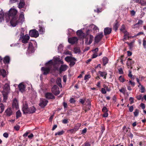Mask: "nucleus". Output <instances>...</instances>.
I'll use <instances>...</instances> for the list:
<instances>
[{
    "label": "nucleus",
    "instance_id": "obj_1",
    "mask_svg": "<svg viewBox=\"0 0 146 146\" xmlns=\"http://www.w3.org/2000/svg\"><path fill=\"white\" fill-rule=\"evenodd\" d=\"M17 12L16 9H11L7 13H5L7 22H8L11 17L10 23L11 25L13 27H15L17 25L21 22L19 20L21 18H23L24 17L23 15L21 14L19 16V19L18 20V17L16 15Z\"/></svg>",
    "mask_w": 146,
    "mask_h": 146
},
{
    "label": "nucleus",
    "instance_id": "obj_2",
    "mask_svg": "<svg viewBox=\"0 0 146 146\" xmlns=\"http://www.w3.org/2000/svg\"><path fill=\"white\" fill-rule=\"evenodd\" d=\"M92 32L91 29L83 28L77 30L76 34L78 36H93L91 35Z\"/></svg>",
    "mask_w": 146,
    "mask_h": 146
},
{
    "label": "nucleus",
    "instance_id": "obj_3",
    "mask_svg": "<svg viewBox=\"0 0 146 146\" xmlns=\"http://www.w3.org/2000/svg\"><path fill=\"white\" fill-rule=\"evenodd\" d=\"M52 92L55 95L57 96L60 94V92L59 90V88L56 85L53 86L51 89Z\"/></svg>",
    "mask_w": 146,
    "mask_h": 146
},
{
    "label": "nucleus",
    "instance_id": "obj_4",
    "mask_svg": "<svg viewBox=\"0 0 146 146\" xmlns=\"http://www.w3.org/2000/svg\"><path fill=\"white\" fill-rule=\"evenodd\" d=\"M29 36H38L39 33L38 31L35 29L30 30L29 31Z\"/></svg>",
    "mask_w": 146,
    "mask_h": 146
},
{
    "label": "nucleus",
    "instance_id": "obj_5",
    "mask_svg": "<svg viewBox=\"0 0 146 146\" xmlns=\"http://www.w3.org/2000/svg\"><path fill=\"white\" fill-rule=\"evenodd\" d=\"M22 109L23 113H28L29 108L28 107V104L27 103H25L23 104Z\"/></svg>",
    "mask_w": 146,
    "mask_h": 146
},
{
    "label": "nucleus",
    "instance_id": "obj_6",
    "mask_svg": "<svg viewBox=\"0 0 146 146\" xmlns=\"http://www.w3.org/2000/svg\"><path fill=\"white\" fill-rule=\"evenodd\" d=\"M41 70L43 72V74L46 75L48 74L50 72V68L49 67H42L41 68Z\"/></svg>",
    "mask_w": 146,
    "mask_h": 146
},
{
    "label": "nucleus",
    "instance_id": "obj_7",
    "mask_svg": "<svg viewBox=\"0 0 146 146\" xmlns=\"http://www.w3.org/2000/svg\"><path fill=\"white\" fill-rule=\"evenodd\" d=\"M112 28L109 27L105 28L104 29V35L105 36L109 35L110 34L112 31Z\"/></svg>",
    "mask_w": 146,
    "mask_h": 146
},
{
    "label": "nucleus",
    "instance_id": "obj_8",
    "mask_svg": "<svg viewBox=\"0 0 146 146\" xmlns=\"http://www.w3.org/2000/svg\"><path fill=\"white\" fill-rule=\"evenodd\" d=\"M68 42L71 44H74L77 42L78 39L77 37H71L68 38Z\"/></svg>",
    "mask_w": 146,
    "mask_h": 146
},
{
    "label": "nucleus",
    "instance_id": "obj_9",
    "mask_svg": "<svg viewBox=\"0 0 146 146\" xmlns=\"http://www.w3.org/2000/svg\"><path fill=\"white\" fill-rule=\"evenodd\" d=\"M48 102V100L45 99H43L41 100L39 105L42 108H43L46 105Z\"/></svg>",
    "mask_w": 146,
    "mask_h": 146
},
{
    "label": "nucleus",
    "instance_id": "obj_10",
    "mask_svg": "<svg viewBox=\"0 0 146 146\" xmlns=\"http://www.w3.org/2000/svg\"><path fill=\"white\" fill-rule=\"evenodd\" d=\"M45 96L48 99H53L55 98V97L53 94L50 92H47L45 94Z\"/></svg>",
    "mask_w": 146,
    "mask_h": 146
},
{
    "label": "nucleus",
    "instance_id": "obj_11",
    "mask_svg": "<svg viewBox=\"0 0 146 146\" xmlns=\"http://www.w3.org/2000/svg\"><path fill=\"white\" fill-rule=\"evenodd\" d=\"M5 113L8 117H10L13 114V111L11 108H8L5 110Z\"/></svg>",
    "mask_w": 146,
    "mask_h": 146
},
{
    "label": "nucleus",
    "instance_id": "obj_12",
    "mask_svg": "<svg viewBox=\"0 0 146 146\" xmlns=\"http://www.w3.org/2000/svg\"><path fill=\"white\" fill-rule=\"evenodd\" d=\"M120 30L121 32H123L124 34L123 36H129L128 35L129 33L127 32L125 29V26L124 25H123L121 27Z\"/></svg>",
    "mask_w": 146,
    "mask_h": 146
},
{
    "label": "nucleus",
    "instance_id": "obj_13",
    "mask_svg": "<svg viewBox=\"0 0 146 146\" xmlns=\"http://www.w3.org/2000/svg\"><path fill=\"white\" fill-rule=\"evenodd\" d=\"M67 67L68 66L64 64L61 65L59 69L60 73V74L62 71H66L67 68Z\"/></svg>",
    "mask_w": 146,
    "mask_h": 146
},
{
    "label": "nucleus",
    "instance_id": "obj_14",
    "mask_svg": "<svg viewBox=\"0 0 146 146\" xmlns=\"http://www.w3.org/2000/svg\"><path fill=\"white\" fill-rule=\"evenodd\" d=\"M10 58L8 56H5L3 59V62L5 64H9L10 62Z\"/></svg>",
    "mask_w": 146,
    "mask_h": 146
},
{
    "label": "nucleus",
    "instance_id": "obj_15",
    "mask_svg": "<svg viewBox=\"0 0 146 146\" xmlns=\"http://www.w3.org/2000/svg\"><path fill=\"white\" fill-rule=\"evenodd\" d=\"M18 88L19 91L22 93L23 92L25 91V87L22 83L20 84L18 86Z\"/></svg>",
    "mask_w": 146,
    "mask_h": 146
},
{
    "label": "nucleus",
    "instance_id": "obj_16",
    "mask_svg": "<svg viewBox=\"0 0 146 146\" xmlns=\"http://www.w3.org/2000/svg\"><path fill=\"white\" fill-rule=\"evenodd\" d=\"M128 61H127V64L128 67V68H129V67L130 66L131 68L132 69V67L131 66V65L134 63L135 61L132 60L130 58H128Z\"/></svg>",
    "mask_w": 146,
    "mask_h": 146
},
{
    "label": "nucleus",
    "instance_id": "obj_17",
    "mask_svg": "<svg viewBox=\"0 0 146 146\" xmlns=\"http://www.w3.org/2000/svg\"><path fill=\"white\" fill-rule=\"evenodd\" d=\"M65 60L67 62H70L71 61H76L77 60L76 58L74 57L71 56H67L65 58Z\"/></svg>",
    "mask_w": 146,
    "mask_h": 146
},
{
    "label": "nucleus",
    "instance_id": "obj_18",
    "mask_svg": "<svg viewBox=\"0 0 146 146\" xmlns=\"http://www.w3.org/2000/svg\"><path fill=\"white\" fill-rule=\"evenodd\" d=\"M39 29L38 30L40 34H43L45 32V29L44 27L40 25L38 26Z\"/></svg>",
    "mask_w": 146,
    "mask_h": 146
},
{
    "label": "nucleus",
    "instance_id": "obj_19",
    "mask_svg": "<svg viewBox=\"0 0 146 146\" xmlns=\"http://www.w3.org/2000/svg\"><path fill=\"white\" fill-rule=\"evenodd\" d=\"M75 33V31L71 29H68L67 34L68 36H73Z\"/></svg>",
    "mask_w": 146,
    "mask_h": 146
},
{
    "label": "nucleus",
    "instance_id": "obj_20",
    "mask_svg": "<svg viewBox=\"0 0 146 146\" xmlns=\"http://www.w3.org/2000/svg\"><path fill=\"white\" fill-rule=\"evenodd\" d=\"M54 63L63 64V62L62 61L60 60V58L58 57H55L54 58Z\"/></svg>",
    "mask_w": 146,
    "mask_h": 146
},
{
    "label": "nucleus",
    "instance_id": "obj_21",
    "mask_svg": "<svg viewBox=\"0 0 146 146\" xmlns=\"http://www.w3.org/2000/svg\"><path fill=\"white\" fill-rule=\"evenodd\" d=\"M30 37H20V40H21L22 42L24 43H27Z\"/></svg>",
    "mask_w": 146,
    "mask_h": 146
},
{
    "label": "nucleus",
    "instance_id": "obj_22",
    "mask_svg": "<svg viewBox=\"0 0 146 146\" xmlns=\"http://www.w3.org/2000/svg\"><path fill=\"white\" fill-rule=\"evenodd\" d=\"M13 107V108L17 109L18 108V105L17 100L14 99L13 101L12 104Z\"/></svg>",
    "mask_w": 146,
    "mask_h": 146
},
{
    "label": "nucleus",
    "instance_id": "obj_23",
    "mask_svg": "<svg viewBox=\"0 0 146 146\" xmlns=\"http://www.w3.org/2000/svg\"><path fill=\"white\" fill-rule=\"evenodd\" d=\"M36 110V108L34 106H32L29 108L28 113H34Z\"/></svg>",
    "mask_w": 146,
    "mask_h": 146
},
{
    "label": "nucleus",
    "instance_id": "obj_24",
    "mask_svg": "<svg viewBox=\"0 0 146 146\" xmlns=\"http://www.w3.org/2000/svg\"><path fill=\"white\" fill-rule=\"evenodd\" d=\"M25 5V2L24 0H20L19 4V7L20 9L23 8Z\"/></svg>",
    "mask_w": 146,
    "mask_h": 146
},
{
    "label": "nucleus",
    "instance_id": "obj_25",
    "mask_svg": "<svg viewBox=\"0 0 146 146\" xmlns=\"http://www.w3.org/2000/svg\"><path fill=\"white\" fill-rule=\"evenodd\" d=\"M4 90L7 93L9 92L10 90V86L7 84H5L4 86Z\"/></svg>",
    "mask_w": 146,
    "mask_h": 146
},
{
    "label": "nucleus",
    "instance_id": "obj_26",
    "mask_svg": "<svg viewBox=\"0 0 146 146\" xmlns=\"http://www.w3.org/2000/svg\"><path fill=\"white\" fill-rule=\"evenodd\" d=\"M2 75L3 78L5 77L6 76V70L4 69L0 70V76Z\"/></svg>",
    "mask_w": 146,
    "mask_h": 146
},
{
    "label": "nucleus",
    "instance_id": "obj_27",
    "mask_svg": "<svg viewBox=\"0 0 146 146\" xmlns=\"http://www.w3.org/2000/svg\"><path fill=\"white\" fill-rule=\"evenodd\" d=\"M98 73L100 74V76L102 77H104V78L105 79L106 78L107 73L105 72H102L100 71H99Z\"/></svg>",
    "mask_w": 146,
    "mask_h": 146
},
{
    "label": "nucleus",
    "instance_id": "obj_28",
    "mask_svg": "<svg viewBox=\"0 0 146 146\" xmlns=\"http://www.w3.org/2000/svg\"><path fill=\"white\" fill-rule=\"evenodd\" d=\"M61 81V80L60 78H58L56 80V83L57 84L60 88L62 87Z\"/></svg>",
    "mask_w": 146,
    "mask_h": 146
},
{
    "label": "nucleus",
    "instance_id": "obj_29",
    "mask_svg": "<svg viewBox=\"0 0 146 146\" xmlns=\"http://www.w3.org/2000/svg\"><path fill=\"white\" fill-rule=\"evenodd\" d=\"M119 26V24L117 21L116 20L115 21V24L113 26V29L115 31L117 30Z\"/></svg>",
    "mask_w": 146,
    "mask_h": 146
},
{
    "label": "nucleus",
    "instance_id": "obj_30",
    "mask_svg": "<svg viewBox=\"0 0 146 146\" xmlns=\"http://www.w3.org/2000/svg\"><path fill=\"white\" fill-rule=\"evenodd\" d=\"M28 49L31 52H33L34 50V46L33 44L31 42H30L29 43Z\"/></svg>",
    "mask_w": 146,
    "mask_h": 146
},
{
    "label": "nucleus",
    "instance_id": "obj_31",
    "mask_svg": "<svg viewBox=\"0 0 146 146\" xmlns=\"http://www.w3.org/2000/svg\"><path fill=\"white\" fill-rule=\"evenodd\" d=\"M143 22L142 20H139L138 22L133 26V28H135V27H138V26H137V25H142Z\"/></svg>",
    "mask_w": 146,
    "mask_h": 146
},
{
    "label": "nucleus",
    "instance_id": "obj_32",
    "mask_svg": "<svg viewBox=\"0 0 146 146\" xmlns=\"http://www.w3.org/2000/svg\"><path fill=\"white\" fill-rule=\"evenodd\" d=\"M24 31L25 30L23 29H21V31L20 34V36H29L28 34H26L24 35Z\"/></svg>",
    "mask_w": 146,
    "mask_h": 146
},
{
    "label": "nucleus",
    "instance_id": "obj_33",
    "mask_svg": "<svg viewBox=\"0 0 146 146\" xmlns=\"http://www.w3.org/2000/svg\"><path fill=\"white\" fill-rule=\"evenodd\" d=\"M102 37H95L94 44H96L98 43L102 39Z\"/></svg>",
    "mask_w": 146,
    "mask_h": 146
},
{
    "label": "nucleus",
    "instance_id": "obj_34",
    "mask_svg": "<svg viewBox=\"0 0 146 146\" xmlns=\"http://www.w3.org/2000/svg\"><path fill=\"white\" fill-rule=\"evenodd\" d=\"M103 60L104 66H105L108 63V59L106 57H104L103 58Z\"/></svg>",
    "mask_w": 146,
    "mask_h": 146
},
{
    "label": "nucleus",
    "instance_id": "obj_35",
    "mask_svg": "<svg viewBox=\"0 0 146 146\" xmlns=\"http://www.w3.org/2000/svg\"><path fill=\"white\" fill-rule=\"evenodd\" d=\"M87 101L88 102V104L86 105L85 108L89 110H90L91 108V104L88 99H87Z\"/></svg>",
    "mask_w": 146,
    "mask_h": 146
},
{
    "label": "nucleus",
    "instance_id": "obj_36",
    "mask_svg": "<svg viewBox=\"0 0 146 146\" xmlns=\"http://www.w3.org/2000/svg\"><path fill=\"white\" fill-rule=\"evenodd\" d=\"M59 64L54 63L53 64V66L54 70H59Z\"/></svg>",
    "mask_w": 146,
    "mask_h": 146
},
{
    "label": "nucleus",
    "instance_id": "obj_37",
    "mask_svg": "<svg viewBox=\"0 0 146 146\" xmlns=\"http://www.w3.org/2000/svg\"><path fill=\"white\" fill-rule=\"evenodd\" d=\"M74 52L75 53H79L80 52V48L78 47H75L74 48Z\"/></svg>",
    "mask_w": 146,
    "mask_h": 146
},
{
    "label": "nucleus",
    "instance_id": "obj_38",
    "mask_svg": "<svg viewBox=\"0 0 146 146\" xmlns=\"http://www.w3.org/2000/svg\"><path fill=\"white\" fill-rule=\"evenodd\" d=\"M4 110V104L1 103L0 104V113H2Z\"/></svg>",
    "mask_w": 146,
    "mask_h": 146
},
{
    "label": "nucleus",
    "instance_id": "obj_39",
    "mask_svg": "<svg viewBox=\"0 0 146 146\" xmlns=\"http://www.w3.org/2000/svg\"><path fill=\"white\" fill-rule=\"evenodd\" d=\"M80 126V124L78 123L75 126L74 129L76 131L79 129Z\"/></svg>",
    "mask_w": 146,
    "mask_h": 146
},
{
    "label": "nucleus",
    "instance_id": "obj_40",
    "mask_svg": "<svg viewBox=\"0 0 146 146\" xmlns=\"http://www.w3.org/2000/svg\"><path fill=\"white\" fill-rule=\"evenodd\" d=\"M21 116V113L19 110L16 113V118L18 119Z\"/></svg>",
    "mask_w": 146,
    "mask_h": 146
},
{
    "label": "nucleus",
    "instance_id": "obj_41",
    "mask_svg": "<svg viewBox=\"0 0 146 146\" xmlns=\"http://www.w3.org/2000/svg\"><path fill=\"white\" fill-rule=\"evenodd\" d=\"M86 98L85 97L83 98L82 99H80L79 100V102L82 104L84 105V103L86 100Z\"/></svg>",
    "mask_w": 146,
    "mask_h": 146
},
{
    "label": "nucleus",
    "instance_id": "obj_42",
    "mask_svg": "<svg viewBox=\"0 0 146 146\" xmlns=\"http://www.w3.org/2000/svg\"><path fill=\"white\" fill-rule=\"evenodd\" d=\"M4 17V13L3 12H0V22H1L3 19Z\"/></svg>",
    "mask_w": 146,
    "mask_h": 146
},
{
    "label": "nucleus",
    "instance_id": "obj_43",
    "mask_svg": "<svg viewBox=\"0 0 146 146\" xmlns=\"http://www.w3.org/2000/svg\"><path fill=\"white\" fill-rule=\"evenodd\" d=\"M133 113L134 116L137 117L139 113V110L137 109L135 110Z\"/></svg>",
    "mask_w": 146,
    "mask_h": 146
},
{
    "label": "nucleus",
    "instance_id": "obj_44",
    "mask_svg": "<svg viewBox=\"0 0 146 146\" xmlns=\"http://www.w3.org/2000/svg\"><path fill=\"white\" fill-rule=\"evenodd\" d=\"M68 132L70 133L71 134H74L75 133L76 131L75 130L74 128L69 129L67 131Z\"/></svg>",
    "mask_w": 146,
    "mask_h": 146
},
{
    "label": "nucleus",
    "instance_id": "obj_45",
    "mask_svg": "<svg viewBox=\"0 0 146 146\" xmlns=\"http://www.w3.org/2000/svg\"><path fill=\"white\" fill-rule=\"evenodd\" d=\"M64 133V131L62 130L60 131H58L55 134V135L56 136L57 135H62Z\"/></svg>",
    "mask_w": 146,
    "mask_h": 146
},
{
    "label": "nucleus",
    "instance_id": "obj_46",
    "mask_svg": "<svg viewBox=\"0 0 146 146\" xmlns=\"http://www.w3.org/2000/svg\"><path fill=\"white\" fill-rule=\"evenodd\" d=\"M119 80L120 81L122 82H123L125 81V79L122 77V76H120L119 78Z\"/></svg>",
    "mask_w": 146,
    "mask_h": 146
},
{
    "label": "nucleus",
    "instance_id": "obj_47",
    "mask_svg": "<svg viewBox=\"0 0 146 146\" xmlns=\"http://www.w3.org/2000/svg\"><path fill=\"white\" fill-rule=\"evenodd\" d=\"M102 111L104 113H105L108 112V110L106 107L104 106L102 109Z\"/></svg>",
    "mask_w": 146,
    "mask_h": 146
},
{
    "label": "nucleus",
    "instance_id": "obj_48",
    "mask_svg": "<svg viewBox=\"0 0 146 146\" xmlns=\"http://www.w3.org/2000/svg\"><path fill=\"white\" fill-rule=\"evenodd\" d=\"M126 43L128 44V45L129 46L130 49H131L133 48V42H131L130 43H129L127 42H126Z\"/></svg>",
    "mask_w": 146,
    "mask_h": 146
},
{
    "label": "nucleus",
    "instance_id": "obj_49",
    "mask_svg": "<svg viewBox=\"0 0 146 146\" xmlns=\"http://www.w3.org/2000/svg\"><path fill=\"white\" fill-rule=\"evenodd\" d=\"M54 63L53 62L52 60H50L46 63V65L47 66L48 65L50 64L51 65H53Z\"/></svg>",
    "mask_w": 146,
    "mask_h": 146
},
{
    "label": "nucleus",
    "instance_id": "obj_50",
    "mask_svg": "<svg viewBox=\"0 0 146 146\" xmlns=\"http://www.w3.org/2000/svg\"><path fill=\"white\" fill-rule=\"evenodd\" d=\"M143 46L144 48L146 49V40L144 38L143 40Z\"/></svg>",
    "mask_w": 146,
    "mask_h": 146
},
{
    "label": "nucleus",
    "instance_id": "obj_51",
    "mask_svg": "<svg viewBox=\"0 0 146 146\" xmlns=\"http://www.w3.org/2000/svg\"><path fill=\"white\" fill-rule=\"evenodd\" d=\"M70 103L71 104L74 103L76 101L74 98H71L69 100Z\"/></svg>",
    "mask_w": 146,
    "mask_h": 146
},
{
    "label": "nucleus",
    "instance_id": "obj_52",
    "mask_svg": "<svg viewBox=\"0 0 146 146\" xmlns=\"http://www.w3.org/2000/svg\"><path fill=\"white\" fill-rule=\"evenodd\" d=\"M93 37H90V38H89V42H88V43H87V45H89L91 44L93 40Z\"/></svg>",
    "mask_w": 146,
    "mask_h": 146
},
{
    "label": "nucleus",
    "instance_id": "obj_53",
    "mask_svg": "<svg viewBox=\"0 0 146 146\" xmlns=\"http://www.w3.org/2000/svg\"><path fill=\"white\" fill-rule=\"evenodd\" d=\"M74 61H71L70 62L69 65L70 67H72L75 64V62Z\"/></svg>",
    "mask_w": 146,
    "mask_h": 146
},
{
    "label": "nucleus",
    "instance_id": "obj_54",
    "mask_svg": "<svg viewBox=\"0 0 146 146\" xmlns=\"http://www.w3.org/2000/svg\"><path fill=\"white\" fill-rule=\"evenodd\" d=\"M133 1H134V2L141 4H142V3L143 0H133Z\"/></svg>",
    "mask_w": 146,
    "mask_h": 146
},
{
    "label": "nucleus",
    "instance_id": "obj_55",
    "mask_svg": "<svg viewBox=\"0 0 146 146\" xmlns=\"http://www.w3.org/2000/svg\"><path fill=\"white\" fill-rule=\"evenodd\" d=\"M90 78V75H86L84 77V79L85 80H87L89 78Z\"/></svg>",
    "mask_w": 146,
    "mask_h": 146
},
{
    "label": "nucleus",
    "instance_id": "obj_56",
    "mask_svg": "<svg viewBox=\"0 0 146 146\" xmlns=\"http://www.w3.org/2000/svg\"><path fill=\"white\" fill-rule=\"evenodd\" d=\"M129 100L130 101V104H131L134 103V98H133L130 97L129 99Z\"/></svg>",
    "mask_w": 146,
    "mask_h": 146
},
{
    "label": "nucleus",
    "instance_id": "obj_57",
    "mask_svg": "<svg viewBox=\"0 0 146 146\" xmlns=\"http://www.w3.org/2000/svg\"><path fill=\"white\" fill-rule=\"evenodd\" d=\"M145 89L142 85H141V93H143L145 92Z\"/></svg>",
    "mask_w": 146,
    "mask_h": 146
},
{
    "label": "nucleus",
    "instance_id": "obj_58",
    "mask_svg": "<svg viewBox=\"0 0 146 146\" xmlns=\"http://www.w3.org/2000/svg\"><path fill=\"white\" fill-rule=\"evenodd\" d=\"M131 72L132 71L131 70H129V73L128 74V77L130 78H132L133 75L131 74Z\"/></svg>",
    "mask_w": 146,
    "mask_h": 146
},
{
    "label": "nucleus",
    "instance_id": "obj_59",
    "mask_svg": "<svg viewBox=\"0 0 146 146\" xmlns=\"http://www.w3.org/2000/svg\"><path fill=\"white\" fill-rule=\"evenodd\" d=\"M3 135L4 137L7 138L8 137L9 134L8 133L5 132L3 134Z\"/></svg>",
    "mask_w": 146,
    "mask_h": 146
},
{
    "label": "nucleus",
    "instance_id": "obj_60",
    "mask_svg": "<svg viewBox=\"0 0 146 146\" xmlns=\"http://www.w3.org/2000/svg\"><path fill=\"white\" fill-rule=\"evenodd\" d=\"M140 106L141 108L143 110L145 109V104L143 103H141L140 104Z\"/></svg>",
    "mask_w": 146,
    "mask_h": 146
},
{
    "label": "nucleus",
    "instance_id": "obj_61",
    "mask_svg": "<svg viewBox=\"0 0 146 146\" xmlns=\"http://www.w3.org/2000/svg\"><path fill=\"white\" fill-rule=\"evenodd\" d=\"M129 84H131L132 86L134 87L135 85V83L133 82L131 80H130L129 82Z\"/></svg>",
    "mask_w": 146,
    "mask_h": 146
},
{
    "label": "nucleus",
    "instance_id": "obj_62",
    "mask_svg": "<svg viewBox=\"0 0 146 146\" xmlns=\"http://www.w3.org/2000/svg\"><path fill=\"white\" fill-rule=\"evenodd\" d=\"M101 92L104 94L106 93V91L104 88H102L101 89Z\"/></svg>",
    "mask_w": 146,
    "mask_h": 146
},
{
    "label": "nucleus",
    "instance_id": "obj_63",
    "mask_svg": "<svg viewBox=\"0 0 146 146\" xmlns=\"http://www.w3.org/2000/svg\"><path fill=\"white\" fill-rule=\"evenodd\" d=\"M30 132L29 131H26L23 135V137H26L28 136V135L29 134Z\"/></svg>",
    "mask_w": 146,
    "mask_h": 146
},
{
    "label": "nucleus",
    "instance_id": "obj_64",
    "mask_svg": "<svg viewBox=\"0 0 146 146\" xmlns=\"http://www.w3.org/2000/svg\"><path fill=\"white\" fill-rule=\"evenodd\" d=\"M84 146H91V144L88 142L86 141L84 143Z\"/></svg>",
    "mask_w": 146,
    "mask_h": 146
}]
</instances>
